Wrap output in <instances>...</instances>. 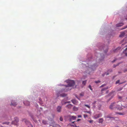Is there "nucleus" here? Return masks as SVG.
<instances>
[{
  "mask_svg": "<svg viewBox=\"0 0 127 127\" xmlns=\"http://www.w3.org/2000/svg\"><path fill=\"white\" fill-rule=\"evenodd\" d=\"M110 108L111 109H117L118 110H121L123 108L120 106L118 105L115 103H114L111 104L110 106Z\"/></svg>",
  "mask_w": 127,
  "mask_h": 127,
  "instance_id": "f257e3e1",
  "label": "nucleus"
},
{
  "mask_svg": "<svg viewBox=\"0 0 127 127\" xmlns=\"http://www.w3.org/2000/svg\"><path fill=\"white\" fill-rule=\"evenodd\" d=\"M67 82L68 83V84L67 86H65L66 87H72L75 84V82L73 80H70Z\"/></svg>",
  "mask_w": 127,
  "mask_h": 127,
  "instance_id": "f03ea898",
  "label": "nucleus"
},
{
  "mask_svg": "<svg viewBox=\"0 0 127 127\" xmlns=\"http://www.w3.org/2000/svg\"><path fill=\"white\" fill-rule=\"evenodd\" d=\"M60 93L61 92H57L58 97L59 96H60L62 97H64L66 95L64 93L60 94Z\"/></svg>",
  "mask_w": 127,
  "mask_h": 127,
  "instance_id": "7ed1b4c3",
  "label": "nucleus"
},
{
  "mask_svg": "<svg viewBox=\"0 0 127 127\" xmlns=\"http://www.w3.org/2000/svg\"><path fill=\"white\" fill-rule=\"evenodd\" d=\"M103 50L104 51V52L106 53L108 50V47L105 46L102 47Z\"/></svg>",
  "mask_w": 127,
  "mask_h": 127,
  "instance_id": "20e7f679",
  "label": "nucleus"
},
{
  "mask_svg": "<svg viewBox=\"0 0 127 127\" xmlns=\"http://www.w3.org/2000/svg\"><path fill=\"white\" fill-rule=\"evenodd\" d=\"M102 116V114L101 113H100L99 114H97L95 115L94 116V117L95 119H97L99 117H101Z\"/></svg>",
  "mask_w": 127,
  "mask_h": 127,
  "instance_id": "39448f33",
  "label": "nucleus"
},
{
  "mask_svg": "<svg viewBox=\"0 0 127 127\" xmlns=\"http://www.w3.org/2000/svg\"><path fill=\"white\" fill-rule=\"evenodd\" d=\"M62 107L61 106H58L57 108V111L58 112H60L61 111Z\"/></svg>",
  "mask_w": 127,
  "mask_h": 127,
  "instance_id": "423d86ee",
  "label": "nucleus"
},
{
  "mask_svg": "<svg viewBox=\"0 0 127 127\" xmlns=\"http://www.w3.org/2000/svg\"><path fill=\"white\" fill-rule=\"evenodd\" d=\"M24 103L26 106H29L30 105V102L28 101H24Z\"/></svg>",
  "mask_w": 127,
  "mask_h": 127,
  "instance_id": "0eeeda50",
  "label": "nucleus"
},
{
  "mask_svg": "<svg viewBox=\"0 0 127 127\" xmlns=\"http://www.w3.org/2000/svg\"><path fill=\"white\" fill-rule=\"evenodd\" d=\"M112 69H110L107 71V72H106L104 73V75H107L109 74V72H111L112 71Z\"/></svg>",
  "mask_w": 127,
  "mask_h": 127,
  "instance_id": "6e6552de",
  "label": "nucleus"
},
{
  "mask_svg": "<svg viewBox=\"0 0 127 127\" xmlns=\"http://www.w3.org/2000/svg\"><path fill=\"white\" fill-rule=\"evenodd\" d=\"M17 103L16 102H14V101H12L11 102V105H13L14 106H16L17 105Z\"/></svg>",
  "mask_w": 127,
  "mask_h": 127,
  "instance_id": "1a4fd4ad",
  "label": "nucleus"
},
{
  "mask_svg": "<svg viewBox=\"0 0 127 127\" xmlns=\"http://www.w3.org/2000/svg\"><path fill=\"white\" fill-rule=\"evenodd\" d=\"M72 106V105L71 104H70L67 105L66 107L69 109H70Z\"/></svg>",
  "mask_w": 127,
  "mask_h": 127,
  "instance_id": "9d476101",
  "label": "nucleus"
},
{
  "mask_svg": "<svg viewBox=\"0 0 127 127\" xmlns=\"http://www.w3.org/2000/svg\"><path fill=\"white\" fill-rule=\"evenodd\" d=\"M125 34V32H121V34H120V35H119V37H123L124 36Z\"/></svg>",
  "mask_w": 127,
  "mask_h": 127,
  "instance_id": "9b49d317",
  "label": "nucleus"
},
{
  "mask_svg": "<svg viewBox=\"0 0 127 127\" xmlns=\"http://www.w3.org/2000/svg\"><path fill=\"white\" fill-rule=\"evenodd\" d=\"M124 25L123 23H121L119 24H118L116 25V26L117 27H120Z\"/></svg>",
  "mask_w": 127,
  "mask_h": 127,
  "instance_id": "f8f14e48",
  "label": "nucleus"
},
{
  "mask_svg": "<svg viewBox=\"0 0 127 127\" xmlns=\"http://www.w3.org/2000/svg\"><path fill=\"white\" fill-rule=\"evenodd\" d=\"M70 118L71 119L74 120L76 119V117L74 116H70Z\"/></svg>",
  "mask_w": 127,
  "mask_h": 127,
  "instance_id": "ddd939ff",
  "label": "nucleus"
},
{
  "mask_svg": "<svg viewBox=\"0 0 127 127\" xmlns=\"http://www.w3.org/2000/svg\"><path fill=\"white\" fill-rule=\"evenodd\" d=\"M124 53L125 54V55L127 56V48L124 51Z\"/></svg>",
  "mask_w": 127,
  "mask_h": 127,
  "instance_id": "4468645a",
  "label": "nucleus"
},
{
  "mask_svg": "<svg viewBox=\"0 0 127 127\" xmlns=\"http://www.w3.org/2000/svg\"><path fill=\"white\" fill-rule=\"evenodd\" d=\"M72 102L74 104H76L77 103V101L75 99H73L71 100Z\"/></svg>",
  "mask_w": 127,
  "mask_h": 127,
  "instance_id": "2eb2a0df",
  "label": "nucleus"
},
{
  "mask_svg": "<svg viewBox=\"0 0 127 127\" xmlns=\"http://www.w3.org/2000/svg\"><path fill=\"white\" fill-rule=\"evenodd\" d=\"M14 121L16 123H17L18 121L19 120L18 118L17 117H15L14 118Z\"/></svg>",
  "mask_w": 127,
  "mask_h": 127,
  "instance_id": "dca6fc26",
  "label": "nucleus"
},
{
  "mask_svg": "<svg viewBox=\"0 0 127 127\" xmlns=\"http://www.w3.org/2000/svg\"><path fill=\"white\" fill-rule=\"evenodd\" d=\"M116 113L117 114H118L120 115H124L125 114V113Z\"/></svg>",
  "mask_w": 127,
  "mask_h": 127,
  "instance_id": "f3484780",
  "label": "nucleus"
},
{
  "mask_svg": "<svg viewBox=\"0 0 127 127\" xmlns=\"http://www.w3.org/2000/svg\"><path fill=\"white\" fill-rule=\"evenodd\" d=\"M73 109L74 111H76L78 110V108L75 106H74L73 107Z\"/></svg>",
  "mask_w": 127,
  "mask_h": 127,
  "instance_id": "a211bd4d",
  "label": "nucleus"
},
{
  "mask_svg": "<svg viewBox=\"0 0 127 127\" xmlns=\"http://www.w3.org/2000/svg\"><path fill=\"white\" fill-rule=\"evenodd\" d=\"M103 120L102 118L100 119L99 120L98 122L99 123H102L103 122Z\"/></svg>",
  "mask_w": 127,
  "mask_h": 127,
  "instance_id": "6ab92c4d",
  "label": "nucleus"
},
{
  "mask_svg": "<svg viewBox=\"0 0 127 127\" xmlns=\"http://www.w3.org/2000/svg\"><path fill=\"white\" fill-rule=\"evenodd\" d=\"M42 123L45 125H46L47 124V122H46V121L44 120H43L42 121Z\"/></svg>",
  "mask_w": 127,
  "mask_h": 127,
  "instance_id": "aec40b11",
  "label": "nucleus"
},
{
  "mask_svg": "<svg viewBox=\"0 0 127 127\" xmlns=\"http://www.w3.org/2000/svg\"><path fill=\"white\" fill-rule=\"evenodd\" d=\"M65 102L64 101V100H62V101H61V103L62 105H63L64 104Z\"/></svg>",
  "mask_w": 127,
  "mask_h": 127,
  "instance_id": "412c9836",
  "label": "nucleus"
},
{
  "mask_svg": "<svg viewBox=\"0 0 127 127\" xmlns=\"http://www.w3.org/2000/svg\"><path fill=\"white\" fill-rule=\"evenodd\" d=\"M84 105L85 106L87 107L89 109H90V106L89 105L85 104Z\"/></svg>",
  "mask_w": 127,
  "mask_h": 127,
  "instance_id": "4be33fe9",
  "label": "nucleus"
},
{
  "mask_svg": "<svg viewBox=\"0 0 127 127\" xmlns=\"http://www.w3.org/2000/svg\"><path fill=\"white\" fill-rule=\"evenodd\" d=\"M107 118H113L114 119V118L113 117H111L110 116H107Z\"/></svg>",
  "mask_w": 127,
  "mask_h": 127,
  "instance_id": "5701e85b",
  "label": "nucleus"
},
{
  "mask_svg": "<svg viewBox=\"0 0 127 127\" xmlns=\"http://www.w3.org/2000/svg\"><path fill=\"white\" fill-rule=\"evenodd\" d=\"M86 83V81H84L83 82H82V84H83L85 85Z\"/></svg>",
  "mask_w": 127,
  "mask_h": 127,
  "instance_id": "b1692460",
  "label": "nucleus"
},
{
  "mask_svg": "<svg viewBox=\"0 0 127 127\" xmlns=\"http://www.w3.org/2000/svg\"><path fill=\"white\" fill-rule=\"evenodd\" d=\"M71 102L70 101H67L66 102H65L64 103V104H65L66 103H70Z\"/></svg>",
  "mask_w": 127,
  "mask_h": 127,
  "instance_id": "393cba45",
  "label": "nucleus"
},
{
  "mask_svg": "<svg viewBox=\"0 0 127 127\" xmlns=\"http://www.w3.org/2000/svg\"><path fill=\"white\" fill-rule=\"evenodd\" d=\"M107 88H103L102 89V90H101V91L102 92L105 90H106V89H107Z\"/></svg>",
  "mask_w": 127,
  "mask_h": 127,
  "instance_id": "a878e982",
  "label": "nucleus"
},
{
  "mask_svg": "<svg viewBox=\"0 0 127 127\" xmlns=\"http://www.w3.org/2000/svg\"><path fill=\"white\" fill-rule=\"evenodd\" d=\"M100 82V81L99 80H97V81H95V82L96 83H98Z\"/></svg>",
  "mask_w": 127,
  "mask_h": 127,
  "instance_id": "bb28decb",
  "label": "nucleus"
},
{
  "mask_svg": "<svg viewBox=\"0 0 127 127\" xmlns=\"http://www.w3.org/2000/svg\"><path fill=\"white\" fill-rule=\"evenodd\" d=\"M83 115H84V118H85L87 117H88V115L86 114H84Z\"/></svg>",
  "mask_w": 127,
  "mask_h": 127,
  "instance_id": "cd10ccee",
  "label": "nucleus"
},
{
  "mask_svg": "<svg viewBox=\"0 0 127 127\" xmlns=\"http://www.w3.org/2000/svg\"><path fill=\"white\" fill-rule=\"evenodd\" d=\"M89 87L90 88V89L91 90H92V88H91V85H89Z\"/></svg>",
  "mask_w": 127,
  "mask_h": 127,
  "instance_id": "c85d7f7f",
  "label": "nucleus"
},
{
  "mask_svg": "<svg viewBox=\"0 0 127 127\" xmlns=\"http://www.w3.org/2000/svg\"><path fill=\"white\" fill-rule=\"evenodd\" d=\"M87 112V113H88L89 114H90V115H91V112L90 111H86V112Z\"/></svg>",
  "mask_w": 127,
  "mask_h": 127,
  "instance_id": "c756f323",
  "label": "nucleus"
},
{
  "mask_svg": "<svg viewBox=\"0 0 127 127\" xmlns=\"http://www.w3.org/2000/svg\"><path fill=\"white\" fill-rule=\"evenodd\" d=\"M63 118L62 117H61L60 118V121H63Z\"/></svg>",
  "mask_w": 127,
  "mask_h": 127,
  "instance_id": "7c9ffc66",
  "label": "nucleus"
},
{
  "mask_svg": "<svg viewBox=\"0 0 127 127\" xmlns=\"http://www.w3.org/2000/svg\"><path fill=\"white\" fill-rule=\"evenodd\" d=\"M119 81H120L119 80H118L116 82V84H117L118 83H119Z\"/></svg>",
  "mask_w": 127,
  "mask_h": 127,
  "instance_id": "2f4dec72",
  "label": "nucleus"
},
{
  "mask_svg": "<svg viewBox=\"0 0 127 127\" xmlns=\"http://www.w3.org/2000/svg\"><path fill=\"white\" fill-rule=\"evenodd\" d=\"M97 102V101H95L94 102H93L92 103V104L94 105L95 104V103Z\"/></svg>",
  "mask_w": 127,
  "mask_h": 127,
  "instance_id": "473e14b6",
  "label": "nucleus"
},
{
  "mask_svg": "<svg viewBox=\"0 0 127 127\" xmlns=\"http://www.w3.org/2000/svg\"><path fill=\"white\" fill-rule=\"evenodd\" d=\"M101 105H98V107H99V110L100 109V107H101Z\"/></svg>",
  "mask_w": 127,
  "mask_h": 127,
  "instance_id": "72a5a7b5",
  "label": "nucleus"
},
{
  "mask_svg": "<svg viewBox=\"0 0 127 127\" xmlns=\"http://www.w3.org/2000/svg\"><path fill=\"white\" fill-rule=\"evenodd\" d=\"M89 122H90V123H91L93 122V120H90V121H89Z\"/></svg>",
  "mask_w": 127,
  "mask_h": 127,
  "instance_id": "f704fd0d",
  "label": "nucleus"
},
{
  "mask_svg": "<svg viewBox=\"0 0 127 127\" xmlns=\"http://www.w3.org/2000/svg\"><path fill=\"white\" fill-rule=\"evenodd\" d=\"M127 28V25L123 29H125Z\"/></svg>",
  "mask_w": 127,
  "mask_h": 127,
  "instance_id": "c9c22d12",
  "label": "nucleus"
},
{
  "mask_svg": "<svg viewBox=\"0 0 127 127\" xmlns=\"http://www.w3.org/2000/svg\"><path fill=\"white\" fill-rule=\"evenodd\" d=\"M80 96H83V93H81L80 95Z\"/></svg>",
  "mask_w": 127,
  "mask_h": 127,
  "instance_id": "e433bc0d",
  "label": "nucleus"
},
{
  "mask_svg": "<svg viewBox=\"0 0 127 127\" xmlns=\"http://www.w3.org/2000/svg\"><path fill=\"white\" fill-rule=\"evenodd\" d=\"M118 65V64L117 65H114V66H113V67H115L116 66H117V65Z\"/></svg>",
  "mask_w": 127,
  "mask_h": 127,
  "instance_id": "4c0bfd02",
  "label": "nucleus"
},
{
  "mask_svg": "<svg viewBox=\"0 0 127 127\" xmlns=\"http://www.w3.org/2000/svg\"><path fill=\"white\" fill-rule=\"evenodd\" d=\"M78 117L79 118L81 117V115H79L78 116Z\"/></svg>",
  "mask_w": 127,
  "mask_h": 127,
  "instance_id": "58836bf2",
  "label": "nucleus"
},
{
  "mask_svg": "<svg viewBox=\"0 0 127 127\" xmlns=\"http://www.w3.org/2000/svg\"><path fill=\"white\" fill-rule=\"evenodd\" d=\"M104 86V85H102L100 86V87H103Z\"/></svg>",
  "mask_w": 127,
  "mask_h": 127,
  "instance_id": "ea45409f",
  "label": "nucleus"
},
{
  "mask_svg": "<svg viewBox=\"0 0 127 127\" xmlns=\"http://www.w3.org/2000/svg\"><path fill=\"white\" fill-rule=\"evenodd\" d=\"M74 127H79V126L77 127V126L76 125H75V126H74Z\"/></svg>",
  "mask_w": 127,
  "mask_h": 127,
  "instance_id": "a19ab883",
  "label": "nucleus"
},
{
  "mask_svg": "<svg viewBox=\"0 0 127 127\" xmlns=\"http://www.w3.org/2000/svg\"><path fill=\"white\" fill-rule=\"evenodd\" d=\"M80 120V119H78L77 120V121H79V120Z\"/></svg>",
  "mask_w": 127,
  "mask_h": 127,
  "instance_id": "79ce46f5",
  "label": "nucleus"
},
{
  "mask_svg": "<svg viewBox=\"0 0 127 127\" xmlns=\"http://www.w3.org/2000/svg\"><path fill=\"white\" fill-rule=\"evenodd\" d=\"M115 61V60H114L113 61H112V62L113 63V62H114Z\"/></svg>",
  "mask_w": 127,
  "mask_h": 127,
  "instance_id": "37998d69",
  "label": "nucleus"
},
{
  "mask_svg": "<svg viewBox=\"0 0 127 127\" xmlns=\"http://www.w3.org/2000/svg\"><path fill=\"white\" fill-rule=\"evenodd\" d=\"M119 98H121V97H119Z\"/></svg>",
  "mask_w": 127,
  "mask_h": 127,
  "instance_id": "c03bdc74",
  "label": "nucleus"
},
{
  "mask_svg": "<svg viewBox=\"0 0 127 127\" xmlns=\"http://www.w3.org/2000/svg\"><path fill=\"white\" fill-rule=\"evenodd\" d=\"M126 20H127V18H126Z\"/></svg>",
  "mask_w": 127,
  "mask_h": 127,
  "instance_id": "a18cd8bd",
  "label": "nucleus"
},
{
  "mask_svg": "<svg viewBox=\"0 0 127 127\" xmlns=\"http://www.w3.org/2000/svg\"><path fill=\"white\" fill-rule=\"evenodd\" d=\"M74 122H72V123H73Z\"/></svg>",
  "mask_w": 127,
  "mask_h": 127,
  "instance_id": "49530a36",
  "label": "nucleus"
},
{
  "mask_svg": "<svg viewBox=\"0 0 127 127\" xmlns=\"http://www.w3.org/2000/svg\"><path fill=\"white\" fill-rule=\"evenodd\" d=\"M125 47H127V45L126 46H125Z\"/></svg>",
  "mask_w": 127,
  "mask_h": 127,
  "instance_id": "de8ad7c7",
  "label": "nucleus"
},
{
  "mask_svg": "<svg viewBox=\"0 0 127 127\" xmlns=\"http://www.w3.org/2000/svg\"><path fill=\"white\" fill-rule=\"evenodd\" d=\"M94 107H95V106L94 105Z\"/></svg>",
  "mask_w": 127,
  "mask_h": 127,
  "instance_id": "09e8293b",
  "label": "nucleus"
},
{
  "mask_svg": "<svg viewBox=\"0 0 127 127\" xmlns=\"http://www.w3.org/2000/svg\"><path fill=\"white\" fill-rule=\"evenodd\" d=\"M122 89H121L120 90H121Z\"/></svg>",
  "mask_w": 127,
  "mask_h": 127,
  "instance_id": "8fccbe9b",
  "label": "nucleus"
},
{
  "mask_svg": "<svg viewBox=\"0 0 127 127\" xmlns=\"http://www.w3.org/2000/svg\"><path fill=\"white\" fill-rule=\"evenodd\" d=\"M126 99H127V97H126Z\"/></svg>",
  "mask_w": 127,
  "mask_h": 127,
  "instance_id": "3c124183",
  "label": "nucleus"
},
{
  "mask_svg": "<svg viewBox=\"0 0 127 127\" xmlns=\"http://www.w3.org/2000/svg\"><path fill=\"white\" fill-rule=\"evenodd\" d=\"M117 127H118V126H117Z\"/></svg>",
  "mask_w": 127,
  "mask_h": 127,
  "instance_id": "603ef678",
  "label": "nucleus"
}]
</instances>
